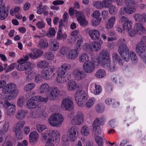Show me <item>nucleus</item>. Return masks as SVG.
Listing matches in <instances>:
<instances>
[{
    "mask_svg": "<svg viewBox=\"0 0 146 146\" xmlns=\"http://www.w3.org/2000/svg\"><path fill=\"white\" fill-rule=\"evenodd\" d=\"M74 97L78 105L80 107L85 106L87 109H90L96 102V100L92 97L87 100L88 97L85 91L82 90H77L75 92Z\"/></svg>",
    "mask_w": 146,
    "mask_h": 146,
    "instance_id": "f257e3e1",
    "label": "nucleus"
},
{
    "mask_svg": "<svg viewBox=\"0 0 146 146\" xmlns=\"http://www.w3.org/2000/svg\"><path fill=\"white\" fill-rule=\"evenodd\" d=\"M71 68L70 64L64 63L58 68L56 78V81L58 83H63L70 78V74L69 73L66 72V71L69 70Z\"/></svg>",
    "mask_w": 146,
    "mask_h": 146,
    "instance_id": "f03ea898",
    "label": "nucleus"
},
{
    "mask_svg": "<svg viewBox=\"0 0 146 146\" xmlns=\"http://www.w3.org/2000/svg\"><path fill=\"white\" fill-rule=\"evenodd\" d=\"M2 92L7 96V98L10 100L17 96L19 90L16 89V86L15 84L10 83L3 88Z\"/></svg>",
    "mask_w": 146,
    "mask_h": 146,
    "instance_id": "7ed1b4c3",
    "label": "nucleus"
},
{
    "mask_svg": "<svg viewBox=\"0 0 146 146\" xmlns=\"http://www.w3.org/2000/svg\"><path fill=\"white\" fill-rule=\"evenodd\" d=\"M126 7L120 9L119 13L121 15H124L125 13L128 15L132 14L136 11V4L134 0H125Z\"/></svg>",
    "mask_w": 146,
    "mask_h": 146,
    "instance_id": "20e7f679",
    "label": "nucleus"
},
{
    "mask_svg": "<svg viewBox=\"0 0 146 146\" xmlns=\"http://www.w3.org/2000/svg\"><path fill=\"white\" fill-rule=\"evenodd\" d=\"M64 117L60 113H53L48 119V123L52 126L59 127L64 121Z\"/></svg>",
    "mask_w": 146,
    "mask_h": 146,
    "instance_id": "39448f33",
    "label": "nucleus"
},
{
    "mask_svg": "<svg viewBox=\"0 0 146 146\" xmlns=\"http://www.w3.org/2000/svg\"><path fill=\"white\" fill-rule=\"evenodd\" d=\"M60 133L56 130H47L42 133V137L44 139H50L53 142H58Z\"/></svg>",
    "mask_w": 146,
    "mask_h": 146,
    "instance_id": "423d86ee",
    "label": "nucleus"
},
{
    "mask_svg": "<svg viewBox=\"0 0 146 146\" xmlns=\"http://www.w3.org/2000/svg\"><path fill=\"white\" fill-rule=\"evenodd\" d=\"M99 61L102 67L104 68L108 67L110 63V56L107 51L104 50L101 51L99 55Z\"/></svg>",
    "mask_w": 146,
    "mask_h": 146,
    "instance_id": "0eeeda50",
    "label": "nucleus"
},
{
    "mask_svg": "<svg viewBox=\"0 0 146 146\" xmlns=\"http://www.w3.org/2000/svg\"><path fill=\"white\" fill-rule=\"evenodd\" d=\"M74 104L72 99L71 97H68L62 100L61 105L62 108L64 110L70 111L73 109Z\"/></svg>",
    "mask_w": 146,
    "mask_h": 146,
    "instance_id": "6e6552de",
    "label": "nucleus"
},
{
    "mask_svg": "<svg viewBox=\"0 0 146 146\" xmlns=\"http://www.w3.org/2000/svg\"><path fill=\"white\" fill-rule=\"evenodd\" d=\"M55 70L53 66L47 67L43 69L41 72L42 77L46 80H48L51 78L53 73Z\"/></svg>",
    "mask_w": 146,
    "mask_h": 146,
    "instance_id": "1a4fd4ad",
    "label": "nucleus"
},
{
    "mask_svg": "<svg viewBox=\"0 0 146 146\" xmlns=\"http://www.w3.org/2000/svg\"><path fill=\"white\" fill-rule=\"evenodd\" d=\"M118 51L121 56L126 62L129 60V50L127 45L119 46Z\"/></svg>",
    "mask_w": 146,
    "mask_h": 146,
    "instance_id": "9d476101",
    "label": "nucleus"
},
{
    "mask_svg": "<svg viewBox=\"0 0 146 146\" xmlns=\"http://www.w3.org/2000/svg\"><path fill=\"white\" fill-rule=\"evenodd\" d=\"M84 118V115L82 112H78L72 119L71 123L74 125H80L83 123Z\"/></svg>",
    "mask_w": 146,
    "mask_h": 146,
    "instance_id": "9b49d317",
    "label": "nucleus"
},
{
    "mask_svg": "<svg viewBox=\"0 0 146 146\" xmlns=\"http://www.w3.org/2000/svg\"><path fill=\"white\" fill-rule=\"evenodd\" d=\"M95 64L90 60L87 61L83 65L84 70L86 73L88 74L93 72L95 70Z\"/></svg>",
    "mask_w": 146,
    "mask_h": 146,
    "instance_id": "f8f14e48",
    "label": "nucleus"
},
{
    "mask_svg": "<svg viewBox=\"0 0 146 146\" xmlns=\"http://www.w3.org/2000/svg\"><path fill=\"white\" fill-rule=\"evenodd\" d=\"M78 132V128L75 126L70 127L68 129L70 140L71 142L74 141L77 138Z\"/></svg>",
    "mask_w": 146,
    "mask_h": 146,
    "instance_id": "ddd939ff",
    "label": "nucleus"
},
{
    "mask_svg": "<svg viewBox=\"0 0 146 146\" xmlns=\"http://www.w3.org/2000/svg\"><path fill=\"white\" fill-rule=\"evenodd\" d=\"M48 94L49 100H54L58 98L60 95V92L58 88L54 87L51 89L50 93Z\"/></svg>",
    "mask_w": 146,
    "mask_h": 146,
    "instance_id": "4468645a",
    "label": "nucleus"
},
{
    "mask_svg": "<svg viewBox=\"0 0 146 146\" xmlns=\"http://www.w3.org/2000/svg\"><path fill=\"white\" fill-rule=\"evenodd\" d=\"M84 72L78 68L74 69L73 71L72 74L75 79L80 81L84 78L86 76Z\"/></svg>",
    "mask_w": 146,
    "mask_h": 146,
    "instance_id": "2eb2a0df",
    "label": "nucleus"
},
{
    "mask_svg": "<svg viewBox=\"0 0 146 146\" xmlns=\"http://www.w3.org/2000/svg\"><path fill=\"white\" fill-rule=\"evenodd\" d=\"M85 32L86 33H88L90 37L93 40H97L99 38L100 33L97 30H90L89 28H87Z\"/></svg>",
    "mask_w": 146,
    "mask_h": 146,
    "instance_id": "dca6fc26",
    "label": "nucleus"
},
{
    "mask_svg": "<svg viewBox=\"0 0 146 146\" xmlns=\"http://www.w3.org/2000/svg\"><path fill=\"white\" fill-rule=\"evenodd\" d=\"M76 18L78 23L82 27H85L88 25V22L86 20L85 16L82 12L80 13H77Z\"/></svg>",
    "mask_w": 146,
    "mask_h": 146,
    "instance_id": "f3484780",
    "label": "nucleus"
},
{
    "mask_svg": "<svg viewBox=\"0 0 146 146\" xmlns=\"http://www.w3.org/2000/svg\"><path fill=\"white\" fill-rule=\"evenodd\" d=\"M19 64L17 67V70L20 71H24L31 68V64L29 62H18Z\"/></svg>",
    "mask_w": 146,
    "mask_h": 146,
    "instance_id": "a211bd4d",
    "label": "nucleus"
},
{
    "mask_svg": "<svg viewBox=\"0 0 146 146\" xmlns=\"http://www.w3.org/2000/svg\"><path fill=\"white\" fill-rule=\"evenodd\" d=\"M39 102L36 96L32 97L27 104V107L29 109H32L37 107L39 105Z\"/></svg>",
    "mask_w": 146,
    "mask_h": 146,
    "instance_id": "6ab92c4d",
    "label": "nucleus"
},
{
    "mask_svg": "<svg viewBox=\"0 0 146 146\" xmlns=\"http://www.w3.org/2000/svg\"><path fill=\"white\" fill-rule=\"evenodd\" d=\"M134 29L136 34L138 35L141 36L146 33V30L141 23H136L135 25Z\"/></svg>",
    "mask_w": 146,
    "mask_h": 146,
    "instance_id": "aec40b11",
    "label": "nucleus"
},
{
    "mask_svg": "<svg viewBox=\"0 0 146 146\" xmlns=\"http://www.w3.org/2000/svg\"><path fill=\"white\" fill-rule=\"evenodd\" d=\"M136 52L142 57L144 56L146 51V45L138 43L136 48Z\"/></svg>",
    "mask_w": 146,
    "mask_h": 146,
    "instance_id": "412c9836",
    "label": "nucleus"
},
{
    "mask_svg": "<svg viewBox=\"0 0 146 146\" xmlns=\"http://www.w3.org/2000/svg\"><path fill=\"white\" fill-rule=\"evenodd\" d=\"M64 28L62 22L61 21H60L59 24V30L57 36V38L58 40H60L61 39H64L66 38L67 36L66 34L62 32V30Z\"/></svg>",
    "mask_w": 146,
    "mask_h": 146,
    "instance_id": "4be33fe9",
    "label": "nucleus"
},
{
    "mask_svg": "<svg viewBox=\"0 0 146 146\" xmlns=\"http://www.w3.org/2000/svg\"><path fill=\"white\" fill-rule=\"evenodd\" d=\"M5 104L7 105V107L6 108L7 110V115L9 117H11L13 115V113L15 111V105L11 104L7 102H6Z\"/></svg>",
    "mask_w": 146,
    "mask_h": 146,
    "instance_id": "5701e85b",
    "label": "nucleus"
},
{
    "mask_svg": "<svg viewBox=\"0 0 146 146\" xmlns=\"http://www.w3.org/2000/svg\"><path fill=\"white\" fill-rule=\"evenodd\" d=\"M38 138V135L36 131H33L29 135V141L32 145L36 143Z\"/></svg>",
    "mask_w": 146,
    "mask_h": 146,
    "instance_id": "b1692460",
    "label": "nucleus"
},
{
    "mask_svg": "<svg viewBox=\"0 0 146 146\" xmlns=\"http://www.w3.org/2000/svg\"><path fill=\"white\" fill-rule=\"evenodd\" d=\"M9 7L7 8L6 11L5 6H3L0 7V19L1 20H4L8 15V11Z\"/></svg>",
    "mask_w": 146,
    "mask_h": 146,
    "instance_id": "393cba45",
    "label": "nucleus"
},
{
    "mask_svg": "<svg viewBox=\"0 0 146 146\" xmlns=\"http://www.w3.org/2000/svg\"><path fill=\"white\" fill-rule=\"evenodd\" d=\"M39 92L44 94L48 92L50 90V86L46 83L42 84L38 88Z\"/></svg>",
    "mask_w": 146,
    "mask_h": 146,
    "instance_id": "a878e982",
    "label": "nucleus"
},
{
    "mask_svg": "<svg viewBox=\"0 0 146 146\" xmlns=\"http://www.w3.org/2000/svg\"><path fill=\"white\" fill-rule=\"evenodd\" d=\"M27 113V111L20 109L17 111L15 115V117L18 119L22 120L25 118Z\"/></svg>",
    "mask_w": 146,
    "mask_h": 146,
    "instance_id": "bb28decb",
    "label": "nucleus"
},
{
    "mask_svg": "<svg viewBox=\"0 0 146 146\" xmlns=\"http://www.w3.org/2000/svg\"><path fill=\"white\" fill-rule=\"evenodd\" d=\"M79 52L77 50L73 49L70 50L68 52V57L71 60L75 59L78 56Z\"/></svg>",
    "mask_w": 146,
    "mask_h": 146,
    "instance_id": "cd10ccee",
    "label": "nucleus"
},
{
    "mask_svg": "<svg viewBox=\"0 0 146 146\" xmlns=\"http://www.w3.org/2000/svg\"><path fill=\"white\" fill-rule=\"evenodd\" d=\"M32 52L33 54L32 53H30L29 55L31 56V58H37L40 56H42L43 53V52L41 50L35 48L32 50Z\"/></svg>",
    "mask_w": 146,
    "mask_h": 146,
    "instance_id": "c85d7f7f",
    "label": "nucleus"
},
{
    "mask_svg": "<svg viewBox=\"0 0 146 146\" xmlns=\"http://www.w3.org/2000/svg\"><path fill=\"white\" fill-rule=\"evenodd\" d=\"M77 84L76 82L72 80H70L67 84V89L70 91L75 90L76 88Z\"/></svg>",
    "mask_w": 146,
    "mask_h": 146,
    "instance_id": "c756f323",
    "label": "nucleus"
},
{
    "mask_svg": "<svg viewBox=\"0 0 146 146\" xmlns=\"http://www.w3.org/2000/svg\"><path fill=\"white\" fill-rule=\"evenodd\" d=\"M51 49L53 51H56L59 48V44L57 41L52 40L49 44Z\"/></svg>",
    "mask_w": 146,
    "mask_h": 146,
    "instance_id": "7c9ffc66",
    "label": "nucleus"
},
{
    "mask_svg": "<svg viewBox=\"0 0 146 146\" xmlns=\"http://www.w3.org/2000/svg\"><path fill=\"white\" fill-rule=\"evenodd\" d=\"M94 139L97 143L98 146L102 145L103 143V139L104 137L103 134H102L101 137H100L98 135H94Z\"/></svg>",
    "mask_w": 146,
    "mask_h": 146,
    "instance_id": "2f4dec72",
    "label": "nucleus"
},
{
    "mask_svg": "<svg viewBox=\"0 0 146 146\" xmlns=\"http://www.w3.org/2000/svg\"><path fill=\"white\" fill-rule=\"evenodd\" d=\"M48 46L47 41L44 39L40 40L38 44V46L41 49L46 48Z\"/></svg>",
    "mask_w": 146,
    "mask_h": 146,
    "instance_id": "473e14b6",
    "label": "nucleus"
},
{
    "mask_svg": "<svg viewBox=\"0 0 146 146\" xmlns=\"http://www.w3.org/2000/svg\"><path fill=\"white\" fill-rule=\"evenodd\" d=\"M101 48L100 44L97 42H94L92 44V51L97 52Z\"/></svg>",
    "mask_w": 146,
    "mask_h": 146,
    "instance_id": "72a5a7b5",
    "label": "nucleus"
},
{
    "mask_svg": "<svg viewBox=\"0 0 146 146\" xmlns=\"http://www.w3.org/2000/svg\"><path fill=\"white\" fill-rule=\"evenodd\" d=\"M90 131L89 128L86 125L82 126L81 129V134L84 136L88 135Z\"/></svg>",
    "mask_w": 146,
    "mask_h": 146,
    "instance_id": "f704fd0d",
    "label": "nucleus"
},
{
    "mask_svg": "<svg viewBox=\"0 0 146 146\" xmlns=\"http://www.w3.org/2000/svg\"><path fill=\"white\" fill-rule=\"evenodd\" d=\"M104 119L102 117L96 118L94 121L92 127H100V125L104 122Z\"/></svg>",
    "mask_w": 146,
    "mask_h": 146,
    "instance_id": "c9c22d12",
    "label": "nucleus"
},
{
    "mask_svg": "<svg viewBox=\"0 0 146 146\" xmlns=\"http://www.w3.org/2000/svg\"><path fill=\"white\" fill-rule=\"evenodd\" d=\"M89 56L86 54L83 53L80 55L79 56V61L81 63H85L88 61Z\"/></svg>",
    "mask_w": 146,
    "mask_h": 146,
    "instance_id": "e433bc0d",
    "label": "nucleus"
},
{
    "mask_svg": "<svg viewBox=\"0 0 146 146\" xmlns=\"http://www.w3.org/2000/svg\"><path fill=\"white\" fill-rule=\"evenodd\" d=\"M95 76L98 78H102L106 76V73L104 70H98L95 74Z\"/></svg>",
    "mask_w": 146,
    "mask_h": 146,
    "instance_id": "4c0bfd02",
    "label": "nucleus"
},
{
    "mask_svg": "<svg viewBox=\"0 0 146 146\" xmlns=\"http://www.w3.org/2000/svg\"><path fill=\"white\" fill-rule=\"evenodd\" d=\"M48 62L46 61L42 60L37 63V66L40 68H45L48 67Z\"/></svg>",
    "mask_w": 146,
    "mask_h": 146,
    "instance_id": "58836bf2",
    "label": "nucleus"
},
{
    "mask_svg": "<svg viewBox=\"0 0 146 146\" xmlns=\"http://www.w3.org/2000/svg\"><path fill=\"white\" fill-rule=\"evenodd\" d=\"M132 26V23L131 21L127 22L124 23L123 25V30L126 31H129V30L131 28Z\"/></svg>",
    "mask_w": 146,
    "mask_h": 146,
    "instance_id": "ea45409f",
    "label": "nucleus"
},
{
    "mask_svg": "<svg viewBox=\"0 0 146 146\" xmlns=\"http://www.w3.org/2000/svg\"><path fill=\"white\" fill-rule=\"evenodd\" d=\"M35 86V84L31 83L26 84L24 87L23 89L25 92H28L33 90Z\"/></svg>",
    "mask_w": 146,
    "mask_h": 146,
    "instance_id": "a19ab883",
    "label": "nucleus"
},
{
    "mask_svg": "<svg viewBox=\"0 0 146 146\" xmlns=\"http://www.w3.org/2000/svg\"><path fill=\"white\" fill-rule=\"evenodd\" d=\"M135 20L138 22H142L143 21V16L139 13H135L133 15Z\"/></svg>",
    "mask_w": 146,
    "mask_h": 146,
    "instance_id": "79ce46f5",
    "label": "nucleus"
},
{
    "mask_svg": "<svg viewBox=\"0 0 146 146\" xmlns=\"http://www.w3.org/2000/svg\"><path fill=\"white\" fill-rule=\"evenodd\" d=\"M9 122H5L3 125V128L0 130L1 131V134L4 135L5 133H7L9 127Z\"/></svg>",
    "mask_w": 146,
    "mask_h": 146,
    "instance_id": "37998d69",
    "label": "nucleus"
},
{
    "mask_svg": "<svg viewBox=\"0 0 146 146\" xmlns=\"http://www.w3.org/2000/svg\"><path fill=\"white\" fill-rule=\"evenodd\" d=\"M21 7L18 6H16L15 7L11 9L10 10V13L11 16L15 15L16 13H19L21 12Z\"/></svg>",
    "mask_w": 146,
    "mask_h": 146,
    "instance_id": "c03bdc74",
    "label": "nucleus"
},
{
    "mask_svg": "<svg viewBox=\"0 0 146 146\" xmlns=\"http://www.w3.org/2000/svg\"><path fill=\"white\" fill-rule=\"evenodd\" d=\"M106 68H108V70L111 72H113L117 70V67L115 64V63L112 62L110 63L108 67Z\"/></svg>",
    "mask_w": 146,
    "mask_h": 146,
    "instance_id": "a18cd8bd",
    "label": "nucleus"
},
{
    "mask_svg": "<svg viewBox=\"0 0 146 146\" xmlns=\"http://www.w3.org/2000/svg\"><path fill=\"white\" fill-rule=\"evenodd\" d=\"M82 144L80 141L78 142L76 146H92L90 142H87L85 139H82Z\"/></svg>",
    "mask_w": 146,
    "mask_h": 146,
    "instance_id": "49530a36",
    "label": "nucleus"
},
{
    "mask_svg": "<svg viewBox=\"0 0 146 146\" xmlns=\"http://www.w3.org/2000/svg\"><path fill=\"white\" fill-rule=\"evenodd\" d=\"M96 111L98 113H101L104 111L105 108L102 104H98L96 107Z\"/></svg>",
    "mask_w": 146,
    "mask_h": 146,
    "instance_id": "de8ad7c7",
    "label": "nucleus"
},
{
    "mask_svg": "<svg viewBox=\"0 0 146 146\" xmlns=\"http://www.w3.org/2000/svg\"><path fill=\"white\" fill-rule=\"evenodd\" d=\"M69 137L67 135H64L62 137V143L64 146H67L68 145Z\"/></svg>",
    "mask_w": 146,
    "mask_h": 146,
    "instance_id": "09e8293b",
    "label": "nucleus"
},
{
    "mask_svg": "<svg viewBox=\"0 0 146 146\" xmlns=\"http://www.w3.org/2000/svg\"><path fill=\"white\" fill-rule=\"evenodd\" d=\"M82 44V37L80 35V39L78 40L76 43L74 47L77 50H80Z\"/></svg>",
    "mask_w": 146,
    "mask_h": 146,
    "instance_id": "8fccbe9b",
    "label": "nucleus"
},
{
    "mask_svg": "<svg viewBox=\"0 0 146 146\" xmlns=\"http://www.w3.org/2000/svg\"><path fill=\"white\" fill-rule=\"evenodd\" d=\"M56 32L54 28L50 27L49 28L47 32V35L49 37H51L54 36L56 34Z\"/></svg>",
    "mask_w": 146,
    "mask_h": 146,
    "instance_id": "3c124183",
    "label": "nucleus"
},
{
    "mask_svg": "<svg viewBox=\"0 0 146 146\" xmlns=\"http://www.w3.org/2000/svg\"><path fill=\"white\" fill-rule=\"evenodd\" d=\"M46 97L43 98L41 96H36V97L37 98V100L39 102V104L40 102H47L48 100H49V98H48V94H46Z\"/></svg>",
    "mask_w": 146,
    "mask_h": 146,
    "instance_id": "603ef678",
    "label": "nucleus"
},
{
    "mask_svg": "<svg viewBox=\"0 0 146 146\" xmlns=\"http://www.w3.org/2000/svg\"><path fill=\"white\" fill-rule=\"evenodd\" d=\"M44 55L45 58L48 60H52L54 58V54L50 51L46 52Z\"/></svg>",
    "mask_w": 146,
    "mask_h": 146,
    "instance_id": "864d4df0",
    "label": "nucleus"
},
{
    "mask_svg": "<svg viewBox=\"0 0 146 146\" xmlns=\"http://www.w3.org/2000/svg\"><path fill=\"white\" fill-rule=\"evenodd\" d=\"M25 73L27 74L26 77V80L27 81H30L32 80L35 75V73L33 72H31L28 74L27 72H25Z\"/></svg>",
    "mask_w": 146,
    "mask_h": 146,
    "instance_id": "5fc2aeb1",
    "label": "nucleus"
},
{
    "mask_svg": "<svg viewBox=\"0 0 146 146\" xmlns=\"http://www.w3.org/2000/svg\"><path fill=\"white\" fill-rule=\"evenodd\" d=\"M93 5L97 9H101L104 7L103 2L100 1H97L93 3Z\"/></svg>",
    "mask_w": 146,
    "mask_h": 146,
    "instance_id": "6e6d98bb",
    "label": "nucleus"
},
{
    "mask_svg": "<svg viewBox=\"0 0 146 146\" xmlns=\"http://www.w3.org/2000/svg\"><path fill=\"white\" fill-rule=\"evenodd\" d=\"M95 89L94 90V94L95 95L99 94L102 92V89L101 86L95 84Z\"/></svg>",
    "mask_w": 146,
    "mask_h": 146,
    "instance_id": "4d7b16f0",
    "label": "nucleus"
},
{
    "mask_svg": "<svg viewBox=\"0 0 146 146\" xmlns=\"http://www.w3.org/2000/svg\"><path fill=\"white\" fill-rule=\"evenodd\" d=\"M93 131L95 135H98L100 134L101 132L100 127H93Z\"/></svg>",
    "mask_w": 146,
    "mask_h": 146,
    "instance_id": "13d9d810",
    "label": "nucleus"
},
{
    "mask_svg": "<svg viewBox=\"0 0 146 146\" xmlns=\"http://www.w3.org/2000/svg\"><path fill=\"white\" fill-rule=\"evenodd\" d=\"M15 128V134L17 136V137L18 139H22V131L21 130V129H20Z\"/></svg>",
    "mask_w": 146,
    "mask_h": 146,
    "instance_id": "bf43d9fd",
    "label": "nucleus"
},
{
    "mask_svg": "<svg viewBox=\"0 0 146 146\" xmlns=\"http://www.w3.org/2000/svg\"><path fill=\"white\" fill-rule=\"evenodd\" d=\"M113 1V0H103L102 2L104 7H109Z\"/></svg>",
    "mask_w": 146,
    "mask_h": 146,
    "instance_id": "052dcab7",
    "label": "nucleus"
},
{
    "mask_svg": "<svg viewBox=\"0 0 146 146\" xmlns=\"http://www.w3.org/2000/svg\"><path fill=\"white\" fill-rule=\"evenodd\" d=\"M36 128L39 132H41L44 130L47 129V127L45 125L38 124L37 125Z\"/></svg>",
    "mask_w": 146,
    "mask_h": 146,
    "instance_id": "680f3d73",
    "label": "nucleus"
},
{
    "mask_svg": "<svg viewBox=\"0 0 146 146\" xmlns=\"http://www.w3.org/2000/svg\"><path fill=\"white\" fill-rule=\"evenodd\" d=\"M83 49L86 51H92V45L88 43H86L83 45Z\"/></svg>",
    "mask_w": 146,
    "mask_h": 146,
    "instance_id": "e2e57ef3",
    "label": "nucleus"
},
{
    "mask_svg": "<svg viewBox=\"0 0 146 146\" xmlns=\"http://www.w3.org/2000/svg\"><path fill=\"white\" fill-rule=\"evenodd\" d=\"M130 56L132 61L134 62H135L137 61V57L134 52L131 51L130 52Z\"/></svg>",
    "mask_w": 146,
    "mask_h": 146,
    "instance_id": "0e129e2a",
    "label": "nucleus"
},
{
    "mask_svg": "<svg viewBox=\"0 0 146 146\" xmlns=\"http://www.w3.org/2000/svg\"><path fill=\"white\" fill-rule=\"evenodd\" d=\"M111 79L112 81L115 83H120L121 82H122V80L120 79V78L116 76L113 75L111 76Z\"/></svg>",
    "mask_w": 146,
    "mask_h": 146,
    "instance_id": "69168bd1",
    "label": "nucleus"
},
{
    "mask_svg": "<svg viewBox=\"0 0 146 146\" xmlns=\"http://www.w3.org/2000/svg\"><path fill=\"white\" fill-rule=\"evenodd\" d=\"M101 18H99L93 20L92 22V25L94 26H97L100 24V21H101Z\"/></svg>",
    "mask_w": 146,
    "mask_h": 146,
    "instance_id": "338daca9",
    "label": "nucleus"
},
{
    "mask_svg": "<svg viewBox=\"0 0 146 146\" xmlns=\"http://www.w3.org/2000/svg\"><path fill=\"white\" fill-rule=\"evenodd\" d=\"M16 66V63H13L10 64L8 67L7 69L5 70V72L7 73L13 70Z\"/></svg>",
    "mask_w": 146,
    "mask_h": 146,
    "instance_id": "774afa93",
    "label": "nucleus"
}]
</instances>
